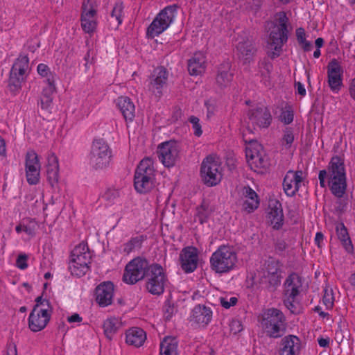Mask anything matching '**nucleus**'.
Here are the masks:
<instances>
[{"mask_svg": "<svg viewBox=\"0 0 355 355\" xmlns=\"http://www.w3.org/2000/svg\"><path fill=\"white\" fill-rule=\"evenodd\" d=\"M168 72L162 66L155 68L149 77L148 90L155 96L160 97L162 95V89L166 85Z\"/></svg>", "mask_w": 355, "mask_h": 355, "instance_id": "2eb2a0df", "label": "nucleus"}, {"mask_svg": "<svg viewBox=\"0 0 355 355\" xmlns=\"http://www.w3.org/2000/svg\"><path fill=\"white\" fill-rule=\"evenodd\" d=\"M337 200L335 202L334 213L337 215L343 214L347 209V199L344 198V196L336 197Z\"/></svg>", "mask_w": 355, "mask_h": 355, "instance_id": "c03bdc74", "label": "nucleus"}, {"mask_svg": "<svg viewBox=\"0 0 355 355\" xmlns=\"http://www.w3.org/2000/svg\"><path fill=\"white\" fill-rule=\"evenodd\" d=\"M35 305L33 308H37V309H49L52 310L51 303L48 300L43 299L42 296H39L35 299Z\"/></svg>", "mask_w": 355, "mask_h": 355, "instance_id": "09e8293b", "label": "nucleus"}, {"mask_svg": "<svg viewBox=\"0 0 355 355\" xmlns=\"http://www.w3.org/2000/svg\"><path fill=\"white\" fill-rule=\"evenodd\" d=\"M28 259V256L25 254H19L16 261V266L21 270H24L28 267V264L26 263Z\"/></svg>", "mask_w": 355, "mask_h": 355, "instance_id": "6e6d98bb", "label": "nucleus"}, {"mask_svg": "<svg viewBox=\"0 0 355 355\" xmlns=\"http://www.w3.org/2000/svg\"><path fill=\"white\" fill-rule=\"evenodd\" d=\"M81 26L86 33H92L96 27V10L92 6V1L88 0L83 3L82 6Z\"/></svg>", "mask_w": 355, "mask_h": 355, "instance_id": "4be33fe9", "label": "nucleus"}, {"mask_svg": "<svg viewBox=\"0 0 355 355\" xmlns=\"http://www.w3.org/2000/svg\"><path fill=\"white\" fill-rule=\"evenodd\" d=\"M149 261L143 257H136L125 266L123 280L127 284H135L140 280L146 279L150 270Z\"/></svg>", "mask_w": 355, "mask_h": 355, "instance_id": "6e6552de", "label": "nucleus"}, {"mask_svg": "<svg viewBox=\"0 0 355 355\" xmlns=\"http://www.w3.org/2000/svg\"><path fill=\"white\" fill-rule=\"evenodd\" d=\"M160 355H178V341L175 338L166 337L160 343Z\"/></svg>", "mask_w": 355, "mask_h": 355, "instance_id": "f704fd0d", "label": "nucleus"}, {"mask_svg": "<svg viewBox=\"0 0 355 355\" xmlns=\"http://www.w3.org/2000/svg\"><path fill=\"white\" fill-rule=\"evenodd\" d=\"M146 339V332L141 328L133 327L126 331L125 342L130 345L139 347Z\"/></svg>", "mask_w": 355, "mask_h": 355, "instance_id": "2f4dec72", "label": "nucleus"}, {"mask_svg": "<svg viewBox=\"0 0 355 355\" xmlns=\"http://www.w3.org/2000/svg\"><path fill=\"white\" fill-rule=\"evenodd\" d=\"M155 172L153 159L146 157L140 161L135 174L155 178Z\"/></svg>", "mask_w": 355, "mask_h": 355, "instance_id": "72a5a7b5", "label": "nucleus"}, {"mask_svg": "<svg viewBox=\"0 0 355 355\" xmlns=\"http://www.w3.org/2000/svg\"><path fill=\"white\" fill-rule=\"evenodd\" d=\"M288 21V18L287 17L286 13L285 12H279L275 15L276 25L275 26V27L279 28L281 31H289Z\"/></svg>", "mask_w": 355, "mask_h": 355, "instance_id": "ea45409f", "label": "nucleus"}, {"mask_svg": "<svg viewBox=\"0 0 355 355\" xmlns=\"http://www.w3.org/2000/svg\"><path fill=\"white\" fill-rule=\"evenodd\" d=\"M237 255L233 248L221 245L210 257L211 268L216 273H226L234 268Z\"/></svg>", "mask_w": 355, "mask_h": 355, "instance_id": "7ed1b4c3", "label": "nucleus"}, {"mask_svg": "<svg viewBox=\"0 0 355 355\" xmlns=\"http://www.w3.org/2000/svg\"><path fill=\"white\" fill-rule=\"evenodd\" d=\"M322 302L327 308H331L333 306V297L331 295L327 293V291H325V293L322 298Z\"/></svg>", "mask_w": 355, "mask_h": 355, "instance_id": "69168bd1", "label": "nucleus"}, {"mask_svg": "<svg viewBox=\"0 0 355 355\" xmlns=\"http://www.w3.org/2000/svg\"><path fill=\"white\" fill-rule=\"evenodd\" d=\"M336 231L338 239L340 241L345 250L347 252L352 251L353 245L345 225L343 223H337L336 225Z\"/></svg>", "mask_w": 355, "mask_h": 355, "instance_id": "c9c22d12", "label": "nucleus"}, {"mask_svg": "<svg viewBox=\"0 0 355 355\" xmlns=\"http://www.w3.org/2000/svg\"><path fill=\"white\" fill-rule=\"evenodd\" d=\"M92 255L87 243H81L71 253L69 270L73 275L82 277L89 270Z\"/></svg>", "mask_w": 355, "mask_h": 355, "instance_id": "20e7f679", "label": "nucleus"}, {"mask_svg": "<svg viewBox=\"0 0 355 355\" xmlns=\"http://www.w3.org/2000/svg\"><path fill=\"white\" fill-rule=\"evenodd\" d=\"M180 150V145L177 141H165L158 146L159 159L166 167L173 166L179 158Z\"/></svg>", "mask_w": 355, "mask_h": 355, "instance_id": "ddd939ff", "label": "nucleus"}, {"mask_svg": "<svg viewBox=\"0 0 355 355\" xmlns=\"http://www.w3.org/2000/svg\"><path fill=\"white\" fill-rule=\"evenodd\" d=\"M29 59L27 55H20L13 64L9 78V87L12 91L18 90L26 80Z\"/></svg>", "mask_w": 355, "mask_h": 355, "instance_id": "9b49d317", "label": "nucleus"}, {"mask_svg": "<svg viewBox=\"0 0 355 355\" xmlns=\"http://www.w3.org/2000/svg\"><path fill=\"white\" fill-rule=\"evenodd\" d=\"M266 271L268 275L279 274L280 272L278 261L275 259H269L266 262Z\"/></svg>", "mask_w": 355, "mask_h": 355, "instance_id": "a18cd8bd", "label": "nucleus"}, {"mask_svg": "<svg viewBox=\"0 0 355 355\" xmlns=\"http://www.w3.org/2000/svg\"><path fill=\"white\" fill-rule=\"evenodd\" d=\"M268 218L273 229L279 230L284 224L282 204L278 200H272L268 206Z\"/></svg>", "mask_w": 355, "mask_h": 355, "instance_id": "b1692460", "label": "nucleus"}, {"mask_svg": "<svg viewBox=\"0 0 355 355\" xmlns=\"http://www.w3.org/2000/svg\"><path fill=\"white\" fill-rule=\"evenodd\" d=\"M289 31H281L274 26L269 35V44L273 51L268 53V56L274 59L279 56L282 46L288 40Z\"/></svg>", "mask_w": 355, "mask_h": 355, "instance_id": "a211bd4d", "label": "nucleus"}, {"mask_svg": "<svg viewBox=\"0 0 355 355\" xmlns=\"http://www.w3.org/2000/svg\"><path fill=\"white\" fill-rule=\"evenodd\" d=\"M189 121L192 124V127L194 130V135L197 137H200L202 135V131L199 119L195 116H191L189 118Z\"/></svg>", "mask_w": 355, "mask_h": 355, "instance_id": "49530a36", "label": "nucleus"}, {"mask_svg": "<svg viewBox=\"0 0 355 355\" xmlns=\"http://www.w3.org/2000/svg\"><path fill=\"white\" fill-rule=\"evenodd\" d=\"M247 115L249 122L246 127V131L249 133H253V130H255L254 127L252 128L250 126V123H251L253 126L256 125L261 128H268L272 121L271 114L269 110L264 106L249 110Z\"/></svg>", "mask_w": 355, "mask_h": 355, "instance_id": "f8f14e48", "label": "nucleus"}, {"mask_svg": "<svg viewBox=\"0 0 355 355\" xmlns=\"http://www.w3.org/2000/svg\"><path fill=\"white\" fill-rule=\"evenodd\" d=\"M301 343L294 335H288L281 340L280 355H299Z\"/></svg>", "mask_w": 355, "mask_h": 355, "instance_id": "393cba45", "label": "nucleus"}, {"mask_svg": "<svg viewBox=\"0 0 355 355\" xmlns=\"http://www.w3.org/2000/svg\"><path fill=\"white\" fill-rule=\"evenodd\" d=\"M302 175V171H293L289 170L287 171L283 180V188L288 196L292 197L299 191L300 184L303 181Z\"/></svg>", "mask_w": 355, "mask_h": 355, "instance_id": "412c9836", "label": "nucleus"}, {"mask_svg": "<svg viewBox=\"0 0 355 355\" xmlns=\"http://www.w3.org/2000/svg\"><path fill=\"white\" fill-rule=\"evenodd\" d=\"M145 287L152 295H160L165 290L168 277L163 267L159 263H152L145 279Z\"/></svg>", "mask_w": 355, "mask_h": 355, "instance_id": "423d86ee", "label": "nucleus"}, {"mask_svg": "<svg viewBox=\"0 0 355 355\" xmlns=\"http://www.w3.org/2000/svg\"><path fill=\"white\" fill-rule=\"evenodd\" d=\"M294 139L295 137L293 130L290 127L286 128L284 130L283 136L281 139L282 145L284 146L286 149H289L291 147Z\"/></svg>", "mask_w": 355, "mask_h": 355, "instance_id": "a19ab883", "label": "nucleus"}, {"mask_svg": "<svg viewBox=\"0 0 355 355\" xmlns=\"http://www.w3.org/2000/svg\"><path fill=\"white\" fill-rule=\"evenodd\" d=\"M178 8V6L176 4H173L168 6L162 10L148 27L147 36L154 38L166 30L174 20Z\"/></svg>", "mask_w": 355, "mask_h": 355, "instance_id": "0eeeda50", "label": "nucleus"}, {"mask_svg": "<svg viewBox=\"0 0 355 355\" xmlns=\"http://www.w3.org/2000/svg\"><path fill=\"white\" fill-rule=\"evenodd\" d=\"M52 310L33 308L28 317V327L32 331L37 332L44 329L49 323Z\"/></svg>", "mask_w": 355, "mask_h": 355, "instance_id": "f3484780", "label": "nucleus"}, {"mask_svg": "<svg viewBox=\"0 0 355 355\" xmlns=\"http://www.w3.org/2000/svg\"><path fill=\"white\" fill-rule=\"evenodd\" d=\"M117 106L126 121H132L135 116V107L128 96H120L117 99Z\"/></svg>", "mask_w": 355, "mask_h": 355, "instance_id": "c756f323", "label": "nucleus"}, {"mask_svg": "<svg viewBox=\"0 0 355 355\" xmlns=\"http://www.w3.org/2000/svg\"><path fill=\"white\" fill-rule=\"evenodd\" d=\"M52 101H53L52 98L42 97L41 100H40L41 108L42 110H48L51 107Z\"/></svg>", "mask_w": 355, "mask_h": 355, "instance_id": "0e129e2a", "label": "nucleus"}, {"mask_svg": "<svg viewBox=\"0 0 355 355\" xmlns=\"http://www.w3.org/2000/svg\"><path fill=\"white\" fill-rule=\"evenodd\" d=\"M237 41L236 48L239 58L243 60L245 63H249L257 52L253 38L241 35L238 36Z\"/></svg>", "mask_w": 355, "mask_h": 355, "instance_id": "dca6fc26", "label": "nucleus"}, {"mask_svg": "<svg viewBox=\"0 0 355 355\" xmlns=\"http://www.w3.org/2000/svg\"><path fill=\"white\" fill-rule=\"evenodd\" d=\"M328 84L334 92H338L343 85V69L338 60L332 59L327 65Z\"/></svg>", "mask_w": 355, "mask_h": 355, "instance_id": "6ab92c4d", "label": "nucleus"}, {"mask_svg": "<svg viewBox=\"0 0 355 355\" xmlns=\"http://www.w3.org/2000/svg\"><path fill=\"white\" fill-rule=\"evenodd\" d=\"M261 324L266 335L272 338L283 336L287 327L284 314L276 308L268 309L263 312Z\"/></svg>", "mask_w": 355, "mask_h": 355, "instance_id": "f03ea898", "label": "nucleus"}, {"mask_svg": "<svg viewBox=\"0 0 355 355\" xmlns=\"http://www.w3.org/2000/svg\"><path fill=\"white\" fill-rule=\"evenodd\" d=\"M112 157V150L103 139H95L91 147L89 160L90 165L96 170L107 167Z\"/></svg>", "mask_w": 355, "mask_h": 355, "instance_id": "39448f33", "label": "nucleus"}, {"mask_svg": "<svg viewBox=\"0 0 355 355\" xmlns=\"http://www.w3.org/2000/svg\"><path fill=\"white\" fill-rule=\"evenodd\" d=\"M281 277L279 274L268 275V288L274 291L280 284Z\"/></svg>", "mask_w": 355, "mask_h": 355, "instance_id": "8fccbe9b", "label": "nucleus"}, {"mask_svg": "<svg viewBox=\"0 0 355 355\" xmlns=\"http://www.w3.org/2000/svg\"><path fill=\"white\" fill-rule=\"evenodd\" d=\"M318 179L320 181V186L322 188H325L327 187V185H328V183L326 181V179L328 180L327 170L323 169V170L320 171L319 174H318Z\"/></svg>", "mask_w": 355, "mask_h": 355, "instance_id": "13d9d810", "label": "nucleus"}, {"mask_svg": "<svg viewBox=\"0 0 355 355\" xmlns=\"http://www.w3.org/2000/svg\"><path fill=\"white\" fill-rule=\"evenodd\" d=\"M103 327L106 338L109 340H112L113 336L121 327V323L117 318H108L104 321Z\"/></svg>", "mask_w": 355, "mask_h": 355, "instance_id": "e433bc0d", "label": "nucleus"}, {"mask_svg": "<svg viewBox=\"0 0 355 355\" xmlns=\"http://www.w3.org/2000/svg\"><path fill=\"white\" fill-rule=\"evenodd\" d=\"M25 168L28 184H37L40 180V164L37 154L33 150H28L26 154Z\"/></svg>", "mask_w": 355, "mask_h": 355, "instance_id": "4468645a", "label": "nucleus"}, {"mask_svg": "<svg viewBox=\"0 0 355 355\" xmlns=\"http://www.w3.org/2000/svg\"><path fill=\"white\" fill-rule=\"evenodd\" d=\"M220 302L223 307L230 309L231 306L236 304L238 299L236 297H231L229 299L227 297H220Z\"/></svg>", "mask_w": 355, "mask_h": 355, "instance_id": "603ef678", "label": "nucleus"}, {"mask_svg": "<svg viewBox=\"0 0 355 355\" xmlns=\"http://www.w3.org/2000/svg\"><path fill=\"white\" fill-rule=\"evenodd\" d=\"M47 173V180L50 184L53 187L58 180V171L49 172Z\"/></svg>", "mask_w": 355, "mask_h": 355, "instance_id": "e2e57ef3", "label": "nucleus"}, {"mask_svg": "<svg viewBox=\"0 0 355 355\" xmlns=\"http://www.w3.org/2000/svg\"><path fill=\"white\" fill-rule=\"evenodd\" d=\"M286 243L282 239L277 240L275 243V250L282 252L287 248Z\"/></svg>", "mask_w": 355, "mask_h": 355, "instance_id": "774afa93", "label": "nucleus"}, {"mask_svg": "<svg viewBox=\"0 0 355 355\" xmlns=\"http://www.w3.org/2000/svg\"><path fill=\"white\" fill-rule=\"evenodd\" d=\"M212 210L209 207L208 202L202 201L201 205L196 207V213L195 215L196 220H198L201 224L207 221Z\"/></svg>", "mask_w": 355, "mask_h": 355, "instance_id": "4c0bfd02", "label": "nucleus"}, {"mask_svg": "<svg viewBox=\"0 0 355 355\" xmlns=\"http://www.w3.org/2000/svg\"><path fill=\"white\" fill-rule=\"evenodd\" d=\"M281 118L285 124H290L293 121V113L291 111L283 112Z\"/></svg>", "mask_w": 355, "mask_h": 355, "instance_id": "bf43d9fd", "label": "nucleus"}, {"mask_svg": "<svg viewBox=\"0 0 355 355\" xmlns=\"http://www.w3.org/2000/svg\"><path fill=\"white\" fill-rule=\"evenodd\" d=\"M200 175L202 182L208 187L217 185L222 179L220 164L214 157L207 156L202 162Z\"/></svg>", "mask_w": 355, "mask_h": 355, "instance_id": "9d476101", "label": "nucleus"}, {"mask_svg": "<svg viewBox=\"0 0 355 355\" xmlns=\"http://www.w3.org/2000/svg\"><path fill=\"white\" fill-rule=\"evenodd\" d=\"M15 230L17 233L24 232L28 235H33L34 234V230L31 227L26 226V225H19L15 227Z\"/></svg>", "mask_w": 355, "mask_h": 355, "instance_id": "680f3d73", "label": "nucleus"}, {"mask_svg": "<svg viewBox=\"0 0 355 355\" xmlns=\"http://www.w3.org/2000/svg\"><path fill=\"white\" fill-rule=\"evenodd\" d=\"M198 261V255L196 248H184L180 254L181 268L186 273L192 272L196 269Z\"/></svg>", "mask_w": 355, "mask_h": 355, "instance_id": "5701e85b", "label": "nucleus"}, {"mask_svg": "<svg viewBox=\"0 0 355 355\" xmlns=\"http://www.w3.org/2000/svg\"><path fill=\"white\" fill-rule=\"evenodd\" d=\"M120 196V192L115 189H108L103 196L107 201L113 202Z\"/></svg>", "mask_w": 355, "mask_h": 355, "instance_id": "3c124183", "label": "nucleus"}, {"mask_svg": "<svg viewBox=\"0 0 355 355\" xmlns=\"http://www.w3.org/2000/svg\"><path fill=\"white\" fill-rule=\"evenodd\" d=\"M163 311L165 319L166 320H170L175 311L174 305L169 300H166L163 307Z\"/></svg>", "mask_w": 355, "mask_h": 355, "instance_id": "de8ad7c7", "label": "nucleus"}, {"mask_svg": "<svg viewBox=\"0 0 355 355\" xmlns=\"http://www.w3.org/2000/svg\"><path fill=\"white\" fill-rule=\"evenodd\" d=\"M45 81L47 83V87L43 89L42 97L52 98V95L55 91V87L54 84L55 80L53 76L51 75L50 77L46 79Z\"/></svg>", "mask_w": 355, "mask_h": 355, "instance_id": "37998d69", "label": "nucleus"}, {"mask_svg": "<svg viewBox=\"0 0 355 355\" xmlns=\"http://www.w3.org/2000/svg\"><path fill=\"white\" fill-rule=\"evenodd\" d=\"M284 303L292 313H297V311L295 298H291L289 296H286V298L284 300Z\"/></svg>", "mask_w": 355, "mask_h": 355, "instance_id": "5fc2aeb1", "label": "nucleus"}, {"mask_svg": "<svg viewBox=\"0 0 355 355\" xmlns=\"http://www.w3.org/2000/svg\"><path fill=\"white\" fill-rule=\"evenodd\" d=\"M155 178L135 174L134 186L136 191L140 193H146L153 187Z\"/></svg>", "mask_w": 355, "mask_h": 355, "instance_id": "473e14b6", "label": "nucleus"}, {"mask_svg": "<svg viewBox=\"0 0 355 355\" xmlns=\"http://www.w3.org/2000/svg\"><path fill=\"white\" fill-rule=\"evenodd\" d=\"M123 6L122 2H116L111 12V19L116 20L117 24L119 25L123 21Z\"/></svg>", "mask_w": 355, "mask_h": 355, "instance_id": "79ce46f5", "label": "nucleus"}, {"mask_svg": "<svg viewBox=\"0 0 355 355\" xmlns=\"http://www.w3.org/2000/svg\"><path fill=\"white\" fill-rule=\"evenodd\" d=\"M244 200L242 209L248 213L253 212L259 205V196L250 187H245L243 191Z\"/></svg>", "mask_w": 355, "mask_h": 355, "instance_id": "c85d7f7f", "label": "nucleus"}, {"mask_svg": "<svg viewBox=\"0 0 355 355\" xmlns=\"http://www.w3.org/2000/svg\"><path fill=\"white\" fill-rule=\"evenodd\" d=\"M305 36V31L303 28H298L296 29V37L300 44L304 43V42L306 41Z\"/></svg>", "mask_w": 355, "mask_h": 355, "instance_id": "052dcab7", "label": "nucleus"}, {"mask_svg": "<svg viewBox=\"0 0 355 355\" xmlns=\"http://www.w3.org/2000/svg\"><path fill=\"white\" fill-rule=\"evenodd\" d=\"M37 69L38 73L43 77H46V79L52 75L50 72L49 67L45 64L41 63L38 64Z\"/></svg>", "mask_w": 355, "mask_h": 355, "instance_id": "4d7b16f0", "label": "nucleus"}, {"mask_svg": "<svg viewBox=\"0 0 355 355\" xmlns=\"http://www.w3.org/2000/svg\"><path fill=\"white\" fill-rule=\"evenodd\" d=\"M144 239V236L132 238L129 241L124 244L123 252L126 254H129L135 249L140 248Z\"/></svg>", "mask_w": 355, "mask_h": 355, "instance_id": "58836bf2", "label": "nucleus"}, {"mask_svg": "<svg viewBox=\"0 0 355 355\" xmlns=\"http://www.w3.org/2000/svg\"><path fill=\"white\" fill-rule=\"evenodd\" d=\"M230 69L231 64L228 62H224L218 67L216 83L220 88L227 87L232 82L234 74Z\"/></svg>", "mask_w": 355, "mask_h": 355, "instance_id": "bb28decb", "label": "nucleus"}, {"mask_svg": "<svg viewBox=\"0 0 355 355\" xmlns=\"http://www.w3.org/2000/svg\"><path fill=\"white\" fill-rule=\"evenodd\" d=\"M284 286L285 295L291 298H296L302 286V279L297 273L293 272L286 278Z\"/></svg>", "mask_w": 355, "mask_h": 355, "instance_id": "cd10ccee", "label": "nucleus"}, {"mask_svg": "<svg viewBox=\"0 0 355 355\" xmlns=\"http://www.w3.org/2000/svg\"><path fill=\"white\" fill-rule=\"evenodd\" d=\"M205 57L201 53H196L188 60V71L191 76H198L205 70Z\"/></svg>", "mask_w": 355, "mask_h": 355, "instance_id": "7c9ffc66", "label": "nucleus"}, {"mask_svg": "<svg viewBox=\"0 0 355 355\" xmlns=\"http://www.w3.org/2000/svg\"><path fill=\"white\" fill-rule=\"evenodd\" d=\"M328 186L336 197L344 196L347 190V178L344 160L340 156H333L328 164Z\"/></svg>", "mask_w": 355, "mask_h": 355, "instance_id": "f257e3e1", "label": "nucleus"}, {"mask_svg": "<svg viewBox=\"0 0 355 355\" xmlns=\"http://www.w3.org/2000/svg\"><path fill=\"white\" fill-rule=\"evenodd\" d=\"M114 286L112 282H103L95 288V300L101 307H105L112 303Z\"/></svg>", "mask_w": 355, "mask_h": 355, "instance_id": "aec40b11", "label": "nucleus"}, {"mask_svg": "<svg viewBox=\"0 0 355 355\" xmlns=\"http://www.w3.org/2000/svg\"><path fill=\"white\" fill-rule=\"evenodd\" d=\"M245 157L251 169H266L270 166V161L263 147L256 141L251 140L245 148Z\"/></svg>", "mask_w": 355, "mask_h": 355, "instance_id": "1a4fd4ad", "label": "nucleus"}, {"mask_svg": "<svg viewBox=\"0 0 355 355\" xmlns=\"http://www.w3.org/2000/svg\"><path fill=\"white\" fill-rule=\"evenodd\" d=\"M212 318V311L209 307L205 305L198 304L192 310L191 321L201 325L206 326L211 321Z\"/></svg>", "mask_w": 355, "mask_h": 355, "instance_id": "a878e982", "label": "nucleus"}, {"mask_svg": "<svg viewBox=\"0 0 355 355\" xmlns=\"http://www.w3.org/2000/svg\"><path fill=\"white\" fill-rule=\"evenodd\" d=\"M230 331L236 335L243 330L242 322L239 320H232L230 324Z\"/></svg>", "mask_w": 355, "mask_h": 355, "instance_id": "864d4df0", "label": "nucleus"}, {"mask_svg": "<svg viewBox=\"0 0 355 355\" xmlns=\"http://www.w3.org/2000/svg\"><path fill=\"white\" fill-rule=\"evenodd\" d=\"M46 166L59 167L58 159L54 154H51L48 156V163Z\"/></svg>", "mask_w": 355, "mask_h": 355, "instance_id": "338daca9", "label": "nucleus"}]
</instances>
